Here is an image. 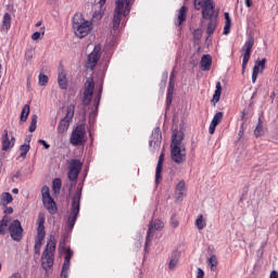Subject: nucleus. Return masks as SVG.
<instances>
[{
    "label": "nucleus",
    "instance_id": "23",
    "mask_svg": "<svg viewBox=\"0 0 278 278\" xmlns=\"http://www.w3.org/2000/svg\"><path fill=\"white\" fill-rule=\"evenodd\" d=\"M266 134V127H264V122H262V117H258L257 125L254 129V136L255 138H261V136H264Z\"/></svg>",
    "mask_w": 278,
    "mask_h": 278
},
{
    "label": "nucleus",
    "instance_id": "39",
    "mask_svg": "<svg viewBox=\"0 0 278 278\" xmlns=\"http://www.w3.org/2000/svg\"><path fill=\"white\" fill-rule=\"evenodd\" d=\"M223 121V112H217L215 115H214V117H213V119H212V122L211 123H213V124H215V125H220V122Z\"/></svg>",
    "mask_w": 278,
    "mask_h": 278
},
{
    "label": "nucleus",
    "instance_id": "11",
    "mask_svg": "<svg viewBox=\"0 0 278 278\" xmlns=\"http://www.w3.org/2000/svg\"><path fill=\"white\" fill-rule=\"evenodd\" d=\"M73 116H75V106L71 104L66 109L65 117H63L59 123L58 134H64L68 131V127H71V121H73Z\"/></svg>",
    "mask_w": 278,
    "mask_h": 278
},
{
    "label": "nucleus",
    "instance_id": "26",
    "mask_svg": "<svg viewBox=\"0 0 278 278\" xmlns=\"http://www.w3.org/2000/svg\"><path fill=\"white\" fill-rule=\"evenodd\" d=\"M207 264L212 273H216V269L218 268V258L216 257V254H212L211 257L207 258Z\"/></svg>",
    "mask_w": 278,
    "mask_h": 278
},
{
    "label": "nucleus",
    "instance_id": "16",
    "mask_svg": "<svg viewBox=\"0 0 278 278\" xmlns=\"http://www.w3.org/2000/svg\"><path fill=\"white\" fill-rule=\"evenodd\" d=\"M214 0H204L203 7H202V17L205 21L215 18L214 17Z\"/></svg>",
    "mask_w": 278,
    "mask_h": 278
},
{
    "label": "nucleus",
    "instance_id": "40",
    "mask_svg": "<svg viewBox=\"0 0 278 278\" xmlns=\"http://www.w3.org/2000/svg\"><path fill=\"white\" fill-rule=\"evenodd\" d=\"M49 84V76L39 74V86H47Z\"/></svg>",
    "mask_w": 278,
    "mask_h": 278
},
{
    "label": "nucleus",
    "instance_id": "57",
    "mask_svg": "<svg viewBox=\"0 0 278 278\" xmlns=\"http://www.w3.org/2000/svg\"><path fill=\"white\" fill-rule=\"evenodd\" d=\"M245 5H247V8H252L253 7V0H245Z\"/></svg>",
    "mask_w": 278,
    "mask_h": 278
},
{
    "label": "nucleus",
    "instance_id": "56",
    "mask_svg": "<svg viewBox=\"0 0 278 278\" xmlns=\"http://www.w3.org/2000/svg\"><path fill=\"white\" fill-rule=\"evenodd\" d=\"M60 79H66V74H64V72L59 73L58 81H60Z\"/></svg>",
    "mask_w": 278,
    "mask_h": 278
},
{
    "label": "nucleus",
    "instance_id": "38",
    "mask_svg": "<svg viewBox=\"0 0 278 278\" xmlns=\"http://www.w3.org/2000/svg\"><path fill=\"white\" fill-rule=\"evenodd\" d=\"M101 92H103V86L100 87L94 98L96 110H98L99 103H101Z\"/></svg>",
    "mask_w": 278,
    "mask_h": 278
},
{
    "label": "nucleus",
    "instance_id": "48",
    "mask_svg": "<svg viewBox=\"0 0 278 278\" xmlns=\"http://www.w3.org/2000/svg\"><path fill=\"white\" fill-rule=\"evenodd\" d=\"M249 114V111L243 110L241 113V121H244V123H247V121H249V117L251 116Z\"/></svg>",
    "mask_w": 278,
    "mask_h": 278
},
{
    "label": "nucleus",
    "instance_id": "25",
    "mask_svg": "<svg viewBox=\"0 0 278 278\" xmlns=\"http://www.w3.org/2000/svg\"><path fill=\"white\" fill-rule=\"evenodd\" d=\"M106 1L108 0H100L99 1V8L100 9H99V11H96L92 15L96 21H101V18H103V14H105V12L103 10V5H105Z\"/></svg>",
    "mask_w": 278,
    "mask_h": 278
},
{
    "label": "nucleus",
    "instance_id": "55",
    "mask_svg": "<svg viewBox=\"0 0 278 278\" xmlns=\"http://www.w3.org/2000/svg\"><path fill=\"white\" fill-rule=\"evenodd\" d=\"M18 177H21V172H16L15 174H13L11 176V181H15L14 179H18Z\"/></svg>",
    "mask_w": 278,
    "mask_h": 278
},
{
    "label": "nucleus",
    "instance_id": "2",
    "mask_svg": "<svg viewBox=\"0 0 278 278\" xmlns=\"http://www.w3.org/2000/svg\"><path fill=\"white\" fill-rule=\"evenodd\" d=\"M8 231L14 242H21L23 240V226L21 225V220L15 219L10 223V216L4 215L0 220V236H5Z\"/></svg>",
    "mask_w": 278,
    "mask_h": 278
},
{
    "label": "nucleus",
    "instance_id": "9",
    "mask_svg": "<svg viewBox=\"0 0 278 278\" xmlns=\"http://www.w3.org/2000/svg\"><path fill=\"white\" fill-rule=\"evenodd\" d=\"M83 166H84V163H81L80 160L72 159L70 161L67 178L72 181L71 188H73V186H75V184H73V182L77 181V179L79 177V173H81Z\"/></svg>",
    "mask_w": 278,
    "mask_h": 278
},
{
    "label": "nucleus",
    "instance_id": "44",
    "mask_svg": "<svg viewBox=\"0 0 278 278\" xmlns=\"http://www.w3.org/2000/svg\"><path fill=\"white\" fill-rule=\"evenodd\" d=\"M42 242H43V240L36 239V242H35V253L37 255H40V249L42 248Z\"/></svg>",
    "mask_w": 278,
    "mask_h": 278
},
{
    "label": "nucleus",
    "instance_id": "45",
    "mask_svg": "<svg viewBox=\"0 0 278 278\" xmlns=\"http://www.w3.org/2000/svg\"><path fill=\"white\" fill-rule=\"evenodd\" d=\"M34 59V49H28L25 53V60L27 62H31V60Z\"/></svg>",
    "mask_w": 278,
    "mask_h": 278
},
{
    "label": "nucleus",
    "instance_id": "60",
    "mask_svg": "<svg viewBox=\"0 0 278 278\" xmlns=\"http://www.w3.org/2000/svg\"><path fill=\"white\" fill-rule=\"evenodd\" d=\"M25 142H27L26 144H29V142H31V135H28L26 137Z\"/></svg>",
    "mask_w": 278,
    "mask_h": 278
},
{
    "label": "nucleus",
    "instance_id": "46",
    "mask_svg": "<svg viewBox=\"0 0 278 278\" xmlns=\"http://www.w3.org/2000/svg\"><path fill=\"white\" fill-rule=\"evenodd\" d=\"M59 86L62 90H66L67 86H68V83L66 81V78L65 79H59Z\"/></svg>",
    "mask_w": 278,
    "mask_h": 278
},
{
    "label": "nucleus",
    "instance_id": "13",
    "mask_svg": "<svg viewBox=\"0 0 278 278\" xmlns=\"http://www.w3.org/2000/svg\"><path fill=\"white\" fill-rule=\"evenodd\" d=\"M94 94V80L92 77L87 78L85 83V91L83 93V105H90L92 96Z\"/></svg>",
    "mask_w": 278,
    "mask_h": 278
},
{
    "label": "nucleus",
    "instance_id": "37",
    "mask_svg": "<svg viewBox=\"0 0 278 278\" xmlns=\"http://www.w3.org/2000/svg\"><path fill=\"white\" fill-rule=\"evenodd\" d=\"M29 149H31V147L29 146V143H24L23 146L20 147L21 152V157H27V153H29Z\"/></svg>",
    "mask_w": 278,
    "mask_h": 278
},
{
    "label": "nucleus",
    "instance_id": "21",
    "mask_svg": "<svg viewBox=\"0 0 278 278\" xmlns=\"http://www.w3.org/2000/svg\"><path fill=\"white\" fill-rule=\"evenodd\" d=\"M10 27H12V15H10V13H5L2 18L1 31L3 34H8V31H10Z\"/></svg>",
    "mask_w": 278,
    "mask_h": 278
},
{
    "label": "nucleus",
    "instance_id": "47",
    "mask_svg": "<svg viewBox=\"0 0 278 278\" xmlns=\"http://www.w3.org/2000/svg\"><path fill=\"white\" fill-rule=\"evenodd\" d=\"M73 257V251L71 250V248H67L65 250V258L66 261L71 262V258Z\"/></svg>",
    "mask_w": 278,
    "mask_h": 278
},
{
    "label": "nucleus",
    "instance_id": "3",
    "mask_svg": "<svg viewBox=\"0 0 278 278\" xmlns=\"http://www.w3.org/2000/svg\"><path fill=\"white\" fill-rule=\"evenodd\" d=\"M131 5H134V0H115L113 26L111 30L113 36H116V33L121 29V21L123 16H127L129 12H131Z\"/></svg>",
    "mask_w": 278,
    "mask_h": 278
},
{
    "label": "nucleus",
    "instance_id": "41",
    "mask_svg": "<svg viewBox=\"0 0 278 278\" xmlns=\"http://www.w3.org/2000/svg\"><path fill=\"white\" fill-rule=\"evenodd\" d=\"M52 186H53V190L55 191H60L61 188H62V179L60 178H55L52 182Z\"/></svg>",
    "mask_w": 278,
    "mask_h": 278
},
{
    "label": "nucleus",
    "instance_id": "24",
    "mask_svg": "<svg viewBox=\"0 0 278 278\" xmlns=\"http://www.w3.org/2000/svg\"><path fill=\"white\" fill-rule=\"evenodd\" d=\"M212 68V56L204 54L201 59V71H210Z\"/></svg>",
    "mask_w": 278,
    "mask_h": 278
},
{
    "label": "nucleus",
    "instance_id": "28",
    "mask_svg": "<svg viewBox=\"0 0 278 278\" xmlns=\"http://www.w3.org/2000/svg\"><path fill=\"white\" fill-rule=\"evenodd\" d=\"M223 92V86L220 85V81L216 83V90L213 96V103H218L220 101V94Z\"/></svg>",
    "mask_w": 278,
    "mask_h": 278
},
{
    "label": "nucleus",
    "instance_id": "58",
    "mask_svg": "<svg viewBox=\"0 0 278 278\" xmlns=\"http://www.w3.org/2000/svg\"><path fill=\"white\" fill-rule=\"evenodd\" d=\"M169 81H175V70L170 73Z\"/></svg>",
    "mask_w": 278,
    "mask_h": 278
},
{
    "label": "nucleus",
    "instance_id": "62",
    "mask_svg": "<svg viewBox=\"0 0 278 278\" xmlns=\"http://www.w3.org/2000/svg\"><path fill=\"white\" fill-rule=\"evenodd\" d=\"M12 192H13V194H18V189L14 188V189H12Z\"/></svg>",
    "mask_w": 278,
    "mask_h": 278
},
{
    "label": "nucleus",
    "instance_id": "32",
    "mask_svg": "<svg viewBox=\"0 0 278 278\" xmlns=\"http://www.w3.org/2000/svg\"><path fill=\"white\" fill-rule=\"evenodd\" d=\"M68 268H71V261H66L64 258V263L62 266L61 277L68 278Z\"/></svg>",
    "mask_w": 278,
    "mask_h": 278
},
{
    "label": "nucleus",
    "instance_id": "59",
    "mask_svg": "<svg viewBox=\"0 0 278 278\" xmlns=\"http://www.w3.org/2000/svg\"><path fill=\"white\" fill-rule=\"evenodd\" d=\"M270 278H278V274H277L276 270H273V271L270 273Z\"/></svg>",
    "mask_w": 278,
    "mask_h": 278
},
{
    "label": "nucleus",
    "instance_id": "8",
    "mask_svg": "<svg viewBox=\"0 0 278 278\" xmlns=\"http://www.w3.org/2000/svg\"><path fill=\"white\" fill-rule=\"evenodd\" d=\"M70 142L73 144V147H83V144H86V126H76V128L72 131Z\"/></svg>",
    "mask_w": 278,
    "mask_h": 278
},
{
    "label": "nucleus",
    "instance_id": "30",
    "mask_svg": "<svg viewBox=\"0 0 278 278\" xmlns=\"http://www.w3.org/2000/svg\"><path fill=\"white\" fill-rule=\"evenodd\" d=\"M188 12V8L187 7H181L178 13V21L176 23V25H181V23H184V21H186V13Z\"/></svg>",
    "mask_w": 278,
    "mask_h": 278
},
{
    "label": "nucleus",
    "instance_id": "17",
    "mask_svg": "<svg viewBox=\"0 0 278 278\" xmlns=\"http://www.w3.org/2000/svg\"><path fill=\"white\" fill-rule=\"evenodd\" d=\"M45 213H39L37 219V240H45V236H47V232L45 231Z\"/></svg>",
    "mask_w": 278,
    "mask_h": 278
},
{
    "label": "nucleus",
    "instance_id": "4",
    "mask_svg": "<svg viewBox=\"0 0 278 278\" xmlns=\"http://www.w3.org/2000/svg\"><path fill=\"white\" fill-rule=\"evenodd\" d=\"M55 237L51 235L48 239L45 251L41 254V267L46 273L53 268V262H55Z\"/></svg>",
    "mask_w": 278,
    "mask_h": 278
},
{
    "label": "nucleus",
    "instance_id": "27",
    "mask_svg": "<svg viewBox=\"0 0 278 278\" xmlns=\"http://www.w3.org/2000/svg\"><path fill=\"white\" fill-rule=\"evenodd\" d=\"M29 104H25L22 109L21 117H20V123H27V118L29 116Z\"/></svg>",
    "mask_w": 278,
    "mask_h": 278
},
{
    "label": "nucleus",
    "instance_id": "35",
    "mask_svg": "<svg viewBox=\"0 0 278 278\" xmlns=\"http://www.w3.org/2000/svg\"><path fill=\"white\" fill-rule=\"evenodd\" d=\"M206 223L205 218H203V215H199V217L195 219V227L201 231L202 229H205Z\"/></svg>",
    "mask_w": 278,
    "mask_h": 278
},
{
    "label": "nucleus",
    "instance_id": "54",
    "mask_svg": "<svg viewBox=\"0 0 278 278\" xmlns=\"http://www.w3.org/2000/svg\"><path fill=\"white\" fill-rule=\"evenodd\" d=\"M4 214H14V208H12L11 206H5Z\"/></svg>",
    "mask_w": 278,
    "mask_h": 278
},
{
    "label": "nucleus",
    "instance_id": "12",
    "mask_svg": "<svg viewBox=\"0 0 278 278\" xmlns=\"http://www.w3.org/2000/svg\"><path fill=\"white\" fill-rule=\"evenodd\" d=\"M149 147L151 153H156V151H160V147H162V130H160V127L153 129L149 140Z\"/></svg>",
    "mask_w": 278,
    "mask_h": 278
},
{
    "label": "nucleus",
    "instance_id": "6",
    "mask_svg": "<svg viewBox=\"0 0 278 278\" xmlns=\"http://www.w3.org/2000/svg\"><path fill=\"white\" fill-rule=\"evenodd\" d=\"M80 203H81V189L78 188L72 200L71 214L67 218L68 229H73V227H75V223H77V217L79 216V210L81 205Z\"/></svg>",
    "mask_w": 278,
    "mask_h": 278
},
{
    "label": "nucleus",
    "instance_id": "64",
    "mask_svg": "<svg viewBox=\"0 0 278 278\" xmlns=\"http://www.w3.org/2000/svg\"><path fill=\"white\" fill-rule=\"evenodd\" d=\"M40 25H42V22H37L36 23V27H40Z\"/></svg>",
    "mask_w": 278,
    "mask_h": 278
},
{
    "label": "nucleus",
    "instance_id": "34",
    "mask_svg": "<svg viewBox=\"0 0 278 278\" xmlns=\"http://www.w3.org/2000/svg\"><path fill=\"white\" fill-rule=\"evenodd\" d=\"M30 126L28 128V131H30V134H34V131H36V127L38 125V115L34 114L30 117Z\"/></svg>",
    "mask_w": 278,
    "mask_h": 278
},
{
    "label": "nucleus",
    "instance_id": "22",
    "mask_svg": "<svg viewBox=\"0 0 278 278\" xmlns=\"http://www.w3.org/2000/svg\"><path fill=\"white\" fill-rule=\"evenodd\" d=\"M175 194H176L177 201H181V199L186 197V182L184 180H180L176 186Z\"/></svg>",
    "mask_w": 278,
    "mask_h": 278
},
{
    "label": "nucleus",
    "instance_id": "1",
    "mask_svg": "<svg viewBox=\"0 0 278 278\" xmlns=\"http://www.w3.org/2000/svg\"><path fill=\"white\" fill-rule=\"evenodd\" d=\"M184 142V134L181 130L175 129L172 135L170 157L175 164H184L186 162V146Z\"/></svg>",
    "mask_w": 278,
    "mask_h": 278
},
{
    "label": "nucleus",
    "instance_id": "18",
    "mask_svg": "<svg viewBox=\"0 0 278 278\" xmlns=\"http://www.w3.org/2000/svg\"><path fill=\"white\" fill-rule=\"evenodd\" d=\"M264 68H266V59H263L262 61H256L254 63V67L252 71V84H255V81H257V75H260V73H264Z\"/></svg>",
    "mask_w": 278,
    "mask_h": 278
},
{
    "label": "nucleus",
    "instance_id": "63",
    "mask_svg": "<svg viewBox=\"0 0 278 278\" xmlns=\"http://www.w3.org/2000/svg\"><path fill=\"white\" fill-rule=\"evenodd\" d=\"M97 115V112H91L90 114H89V118H92V116H96Z\"/></svg>",
    "mask_w": 278,
    "mask_h": 278
},
{
    "label": "nucleus",
    "instance_id": "20",
    "mask_svg": "<svg viewBox=\"0 0 278 278\" xmlns=\"http://www.w3.org/2000/svg\"><path fill=\"white\" fill-rule=\"evenodd\" d=\"M164 168V152H162L159 156L156 170H155V185L160 184V179H162V170Z\"/></svg>",
    "mask_w": 278,
    "mask_h": 278
},
{
    "label": "nucleus",
    "instance_id": "53",
    "mask_svg": "<svg viewBox=\"0 0 278 278\" xmlns=\"http://www.w3.org/2000/svg\"><path fill=\"white\" fill-rule=\"evenodd\" d=\"M205 276V271H203V269L198 268V274H197V278H203Z\"/></svg>",
    "mask_w": 278,
    "mask_h": 278
},
{
    "label": "nucleus",
    "instance_id": "15",
    "mask_svg": "<svg viewBox=\"0 0 278 278\" xmlns=\"http://www.w3.org/2000/svg\"><path fill=\"white\" fill-rule=\"evenodd\" d=\"M162 229H164V222L160 219H155L150 223L149 229L147 232V238H146V251H147V247L151 244V238L153 237V231H162Z\"/></svg>",
    "mask_w": 278,
    "mask_h": 278
},
{
    "label": "nucleus",
    "instance_id": "36",
    "mask_svg": "<svg viewBox=\"0 0 278 278\" xmlns=\"http://www.w3.org/2000/svg\"><path fill=\"white\" fill-rule=\"evenodd\" d=\"M1 201L4 202V205H8L14 201V198H12L10 192H4L1 194Z\"/></svg>",
    "mask_w": 278,
    "mask_h": 278
},
{
    "label": "nucleus",
    "instance_id": "49",
    "mask_svg": "<svg viewBox=\"0 0 278 278\" xmlns=\"http://www.w3.org/2000/svg\"><path fill=\"white\" fill-rule=\"evenodd\" d=\"M170 225H172V227H174V229H177V227H179V222L177 219H175V217H172Z\"/></svg>",
    "mask_w": 278,
    "mask_h": 278
},
{
    "label": "nucleus",
    "instance_id": "42",
    "mask_svg": "<svg viewBox=\"0 0 278 278\" xmlns=\"http://www.w3.org/2000/svg\"><path fill=\"white\" fill-rule=\"evenodd\" d=\"M177 264H179V258L178 257L172 258L168 264L169 270H175V268H177Z\"/></svg>",
    "mask_w": 278,
    "mask_h": 278
},
{
    "label": "nucleus",
    "instance_id": "51",
    "mask_svg": "<svg viewBox=\"0 0 278 278\" xmlns=\"http://www.w3.org/2000/svg\"><path fill=\"white\" fill-rule=\"evenodd\" d=\"M194 8L195 10H201V8L203 9V2L200 0H194Z\"/></svg>",
    "mask_w": 278,
    "mask_h": 278
},
{
    "label": "nucleus",
    "instance_id": "43",
    "mask_svg": "<svg viewBox=\"0 0 278 278\" xmlns=\"http://www.w3.org/2000/svg\"><path fill=\"white\" fill-rule=\"evenodd\" d=\"M40 36H45V27L40 28V31H36L31 35L33 40H40Z\"/></svg>",
    "mask_w": 278,
    "mask_h": 278
},
{
    "label": "nucleus",
    "instance_id": "52",
    "mask_svg": "<svg viewBox=\"0 0 278 278\" xmlns=\"http://www.w3.org/2000/svg\"><path fill=\"white\" fill-rule=\"evenodd\" d=\"M38 142H39V144H42V147H45V149H50L51 148V144H49L43 139H39Z\"/></svg>",
    "mask_w": 278,
    "mask_h": 278
},
{
    "label": "nucleus",
    "instance_id": "50",
    "mask_svg": "<svg viewBox=\"0 0 278 278\" xmlns=\"http://www.w3.org/2000/svg\"><path fill=\"white\" fill-rule=\"evenodd\" d=\"M216 126H217V124H214L213 122H211L210 127H208V132L211 135L214 134V131H216Z\"/></svg>",
    "mask_w": 278,
    "mask_h": 278
},
{
    "label": "nucleus",
    "instance_id": "61",
    "mask_svg": "<svg viewBox=\"0 0 278 278\" xmlns=\"http://www.w3.org/2000/svg\"><path fill=\"white\" fill-rule=\"evenodd\" d=\"M168 88H175V80H169Z\"/></svg>",
    "mask_w": 278,
    "mask_h": 278
},
{
    "label": "nucleus",
    "instance_id": "14",
    "mask_svg": "<svg viewBox=\"0 0 278 278\" xmlns=\"http://www.w3.org/2000/svg\"><path fill=\"white\" fill-rule=\"evenodd\" d=\"M101 59V45H98L93 48L92 52L88 55L86 68L94 71L99 60Z\"/></svg>",
    "mask_w": 278,
    "mask_h": 278
},
{
    "label": "nucleus",
    "instance_id": "7",
    "mask_svg": "<svg viewBox=\"0 0 278 278\" xmlns=\"http://www.w3.org/2000/svg\"><path fill=\"white\" fill-rule=\"evenodd\" d=\"M41 197H42V203L46 210L49 212V214H58V206L55 204V200L51 198V191L49 187L43 186L41 188Z\"/></svg>",
    "mask_w": 278,
    "mask_h": 278
},
{
    "label": "nucleus",
    "instance_id": "19",
    "mask_svg": "<svg viewBox=\"0 0 278 278\" xmlns=\"http://www.w3.org/2000/svg\"><path fill=\"white\" fill-rule=\"evenodd\" d=\"M16 142V138L8 136V130H3L2 135V151H10V149L14 148V144Z\"/></svg>",
    "mask_w": 278,
    "mask_h": 278
},
{
    "label": "nucleus",
    "instance_id": "5",
    "mask_svg": "<svg viewBox=\"0 0 278 278\" xmlns=\"http://www.w3.org/2000/svg\"><path fill=\"white\" fill-rule=\"evenodd\" d=\"M92 27V22L86 21L84 15L80 13H76L73 17V29L75 36L77 38H86L88 34H90V29Z\"/></svg>",
    "mask_w": 278,
    "mask_h": 278
},
{
    "label": "nucleus",
    "instance_id": "29",
    "mask_svg": "<svg viewBox=\"0 0 278 278\" xmlns=\"http://www.w3.org/2000/svg\"><path fill=\"white\" fill-rule=\"evenodd\" d=\"M225 26H224V36H227L229 31L231 30V17L229 16V13H225Z\"/></svg>",
    "mask_w": 278,
    "mask_h": 278
},
{
    "label": "nucleus",
    "instance_id": "10",
    "mask_svg": "<svg viewBox=\"0 0 278 278\" xmlns=\"http://www.w3.org/2000/svg\"><path fill=\"white\" fill-rule=\"evenodd\" d=\"M254 46H255V38H253V36H249L241 49L243 53V59H242L243 73L244 71H247V64H249V61L251 60V51H253Z\"/></svg>",
    "mask_w": 278,
    "mask_h": 278
},
{
    "label": "nucleus",
    "instance_id": "31",
    "mask_svg": "<svg viewBox=\"0 0 278 278\" xmlns=\"http://www.w3.org/2000/svg\"><path fill=\"white\" fill-rule=\"evenodd\" d=\"M208 21L210 22L206 27V34H207V36H212V34H214V31H216V18H212Z\"/></svg>",
    "mask_w": 278,
    "mask_h": 278
},
{
    "label": "nucleus",
    "instance_id": "33",
    "mask_svg": "<svg viewBox=\"0 0 278 278\" xmlns=\"http://www.w3.org/2000/svg\"><path fill=\"white\" fill-rule=\"evenodd\" d=\"M175 92V87H168L167 88V96H166V105L167 108H170L173 103V94Z\"/></svg>",
    "mask_w": 278,
    "mask_h": 278
}]
</instances>
